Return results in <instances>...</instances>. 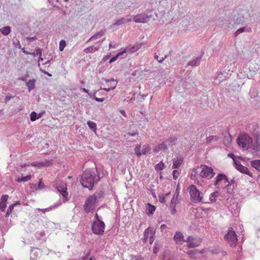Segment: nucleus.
Returning a JSON list of instances; mask_svg holds the SVG:
<instances>
[{"label":"nucleus","mask_w":260,"mask_h":260,"mask_svg":"<svg viewBox=\"0 0 260 260\" xmlns=\"http://www.w3.org/2000/svg\"><path fill=\"white\" fill-rule=\"evenodd\" d=\"M100 178L96 175L93 170H86L83 172L81 176V183L85 188L91 190L95 183L98 182Z\"/></svg>","instance_id":"nucleus-1"},{"label":"nucleus","mask_w":260,"mask_h":260,"mask_svg":"<svg viewBox=\"0 0 260 260\" xmlns=\"http://www.w3.org/2000/svg\"><path fill=\"white\" fill-rule=\"evenodd\" d=\"M102 197V193L100 192H95L93 194L90 196L85 201L83 205L84 210L85 212L88 213L92 212L98 205V203Z\"/></svg>","instance_id":"nucleus-2"},{"label":"nucleus","mask_w":260,"mask_h":260,"mask_svg":"<svg viewBox=\"0 0 260 260\" xmlns=\"http://www.w3.org/2000/svg\"><path fill=\"white\" fill-rule=\"evenodd\" d=\"M233 20H229L230 24H242L245 20L247 19L250 17V14L247 9H239L236 12L233 13Z\"/></svg>","instance_id":"nucleus-3"},{"label":"nucleus","mask_w":260,"mask_h":260,"mask_svg":"<svg viewBox=\"0 0 260 260\" xmlns=\"http://www.w3.org/2000/svg\"><path fill=\"white\" fill-rule=\"evenodd\" d=\"M238 145L246 149L252 148V140L249 136L245 133H241L237 139Z\"/></svg>","instance_id":"nucleus-4"},{"label":"nucleus","mask_w":260,"mask_h":260,"mask_svg":"<svg viewBox=\"0 0 260 260\" xmlns=\"http://www.w3.org/2000/svg\"><path fill=\"white\" fill-rule=\"evenodd\" d=\"M198 169H199L201 170L199 175L202 178L210 179L215 174L211 167L204 165H201L199 168L196 169V170L194 169L193 170L192 172H194L195 174L198 173Z\"/></svg>","instance_id":"nucleus-5"},{"label":"nucleus","mask_w":260,"mask_h":260,"mask_svg":"<svg viewBox=\"0 0 260 260\" xmlns=\"http://www.w3.org/2000/svg\"><path fill=\"white\" fill-rule=\"evenodd\" d=\"M188 189L190 195L191 201L193 203H198L201 202H204L202 200L203 198L201 195V192L195 185H190Z\"/></svg>","instance_id":"nucleus-6"},{"label":"nucleus","mask_w":260,"mask_h":260,"mask_svg":"<svg viewBox=\"0 0 260 260\" xmlns=\"http://www.w3.org/2000/svg\"><path fill=\"white\" fill-rule=\"evenodd\" d=\"M105 223L103 221L98 220L94 221L91 226L92 233L94 234L101 235L103 234L105 229Z\"/></svg>","instance_id":"nucleus-7"},{"label":"nucleus","mask_w":260,"mask_h":260,"mask_svg":"<svg viewBox=\"0 0 260 260\" xmlns=\"http://www.w3.org/2000/svg\"><path fill=\"white\" fill-rule=\"evenodd\" d=\"M225 239L232 246H235L237 242V235L232 229H229L225 235Z\"/></svg>","instance_id":"nucleus-8"},{"label":"nucleus","mask_w":260,"mask_h":260,"mask_svg":"<svg viewBox=\"0 0 260 260\" xmlns=\"http://www.w3.org/2000/svg\"><path fill=\"white\" fill-rule=\"evenodd\" d=\"M185 242L187 243V246L189 248H194L200 245L201 240L197 237L189 236L186 239Z\"/></svg>","instance_id":"nucleus-9"},{"label":"nucleus","mask_w":260,"mask_h":260,"mask_svg":"<svg viewBox=\"0 0 260 260\" xmlns=\"http://www.w3.org/2000/svg\"><path fill=\"white\" fill-rule=\"evenodd\" d=\"M56 188L63 197L64 199L63 202H65L68 200V193L67 191V187L66 184L63 182H61L60 184H56Z\"/></svg>","instance_id":"nucleus-10"},{"label":"nucleus","mask_w":260,"mask_h":260,"mask_svg":"<svg viewBox=\"0 0 260 260\" xmlns=\"http://www.w3.org/2000/svg\"><path fill=\"white\" fill-rule=\"evenodd\" d=\"M150 18V16L146 14H140L134 16V21L136 23H146Z\"/></svg>","instance_id":"nucleus-11"},{"label":"nucleus","mask_w":260,"mask_h":260,"mask_svg":"<svg viewBox=\"0 0 260 260\" xmlns=\"http://www.w3.org/2000/svg\"><path fill=\"white\" fill-rule=\"evenodd\" d=\"M235 167L237 170L240 171L241 173L247 174L250 177H252V173L250 172L248 169L242 165L239 162H235Z\"/></svg>","instance_id":"nucleus-12"},{"label":"nucleus","mask_w":260,"mask_h":260,"mask_svg":"<svg viewBox=\"0 0 260 260\" xmlns=\"http://www.w3.org/2000/svg\"><path fill=\"white\" fill-rule=\"evenodd\" d=\"M173 239L176 244L180 245L185 242L186 240L184 239V237L182 233L179 231H177L175 233Z\"/></svg>","instance_id":"nucleus-13"},{"label":"nucleus","mask_w":260,"mask_h":260,"mask_svg":"<svg viewBox=\"0 0 260 260\" xmlns=\"http://www.w3.org/2000/svg\"><path fill=\"white\" fill-rule=\"evenodd\" d=\"M52 164V160L46 159L44 161L41 162H33L30 165L32 167H36L38 168H41L43 167H48Z\"/></svg>","instance_id":"nucleus-14"},{"label":"nucleus","mask_w":260,"mask_h":260,"mask_svg":"<svg viewBox=\"0 0 260 260\" xmlns=\"http://www.w3.org/2000/svg\"><path fill=\"white\" fill-rule=\"evenodd\" d=\"M202 54L200 56L194 57L192 60H190L187 64V66L196 67L200 65Z\"/></svg>","instance_id":"nucleus-15"},{"label":"nucleus","mask_w":260,"mask_h":260,"mask_svg":"<svg viewBox=\"0 0 260 260\" xmlns=\"http://www.w3.org/2000/svg\"><path fill=\"white\" fill-rule=\"evenodd\" d=\"M8 199V195H3L0 200V209L3 212L4 211L7 206V202Z\"/></svg>","instance_id":"nucleus-16"},{"label":"nucleus","mask_w":260,"mask_h":260,"mask_svg":"<svg viewBox=\"0 0 260 260\" xmlns=\"http://www.w3.org/2000/svg\"><path fill=\"white\" fill-rule=\"evenodd\" d=\"M173 169L178 168L183 162V158L181 156H177L173 159Z\"/></svg>","instance_id":"nucleus-17"},{"label":"nucleus","mask_w":260,"mask_h":260,"mask_svg":"<svg viewBox=\"0 0 260 260\" xmlns=\"http://www.w3.org/2000/svg\"><path fill=\"white\" fill-rule=\"evenodd\" d=\"M154 230V229L153 228L149 227V228H147L145 230V231L144 232V237L142 239V240L144 243H146V242L148 240L149 235H150V236L151 235V233L152 232V231H153Z\"/></svg>","instance_id":"nucleus-18"},{"label":"nucleus","mask_w":260,"mask_h":260,"mask_svg":"<svg viewBox=\"0 0 260 260\" xmlns=\"http://www.w3.org/2000/svg\"><path fill=\"white\" fill-rule=\"evenodd\" d=\"M40 250L37 248H32L31 249L30 252V260H37V258L40 255Z\"/></svg>","instance_id":"nucleus-19"},{"label":"nucleus","mask_w":260,"mask_h":260,"mask_svg":"<svg viewBox=\"0 0 260 260\" xmlns=\"http://www.w3.org/2000/svg\"><path fill=\"white\" fill-rule=\"evenodd\" d=\"M166 142H162L161 143L156 146L153 150L154 152H158L161 150H165L167 149V145Z\"/></svg>","instance_id":"nucleus-20"},{"label":"nucleus","mask_w":260,"mask_h":260,"mask_svg":"<svg viewBox=\"0 0 260 260\" xmlns=\"http://www.w3.org/2000/svg\"><path fill=\"white\" fill-rule=\"evenodd\" d=\"M105 31H106L105 29H103V30L100 31L99 32H97L96 34H95V35H94L92 37H91L89 39V40H88L87 42H89V41H92V40H95L96 39H98L101 38L105 34Z\"/></svg>","instance_id":"nucleus-21"},{"label":"nucleus","mask_w":260,"mask_h":260,"mask_svg":"<svg viewBox=\"0 0 260 260\" xmlns=\"http://www.w3.org/2000/svg\"><path fill=\"white\" fill-rule=\"evenodd\" d=\"M156 209V208L154 206L148 203L147 204V206L146 207V212L148 215H152L155 210Z\"/></svg>","instance_id":"nucleus-22"},{"label":"nucleus","mask_w":260,"mask_h":260,"mask_svg":"<svg viewBox=\"0 0 260 260\" xmlns=\"http://www.w3.org/2000/svg\"><path fill=\"white\" fill-rule=\"evenodd\" d=\"M100 49V45L97 46H89L84 49V52L86 53H90L94 52Z\"/></svg>","instance_id":"nucleus-23"},{"label":"nucleus","mask_w":260,"mask_h":260,"mask_svg":"<svg viewBox=\"0 0 260 260\" xmlns=\"http://www.w3.org/2000/svg\"><path fill=\"white\" fill-rule=\"evenodd\" d=\"M36 80H29L26 82V86L29 91H31L35 87Z\"/></svg>","instance_id":"nucleus-24"},{"label":"nucleus","mask_w":260,"mask_h":260,"mask_svg":"<svg viewBox=\"0 0 260 260\" xmlns=\"http://www.w3.org/2000/svg\"><path fill=\"white\" fill-rule=\"evenodd\" d=\"M250 164L252 167L260 172V159L252 160L250 161Z\"/></svg>","instance_id":"nucleus-25"},{"label":"nucleus","mask_w":260,"mask_h":260,"mask_svg":"<svg viewBox=\"0 0 260 260\" xmlns=\"http://www.w3.org/2000/svg\"><path fill=\"white\" fill-rule=\"evenodd\" d=\"M254 150V153H256L260 149V140L258 138L256 139L254 144H252V148Z\"/></svg>","instance_id":"nucleus-26"},{"label":"nucleus","mask_w":260,"mask_h":260,"mask_svg":"<svg viewBox=\"0 0 260 260\" xmlns=\"http://www.w3.org/2000/svg\"><path fill=\"white\" fill-rule=\"evenodd\" d=\"M143 45V43H137L132 47L129 48V51L131 53H134L136 52L139 49H140Z\"/></svg>","instance_id":"nucleus-27"},{"label":"nucleus","mask_w":260,"mask_h":260,"mask_svg":"<svg viewBox=\"0 0 260 260\" xmlns=\"http://www.w3.org/2000/svg\"><path fill=\"white\" fill-rule=\"evenodd\" d=\"M0 32L4 36H7L11 32V27L9 26H5L0 28Z\"/></svg>","instance_id":"nucleus-28"},{"label":"nucleus","mask_w":260,"mask_h":260,"mask_svg":"<svg viewBox=\"0 0 260 260\" xmlns=\"http://www.w3.org/2000/svg\"><path fill=\"white\" fill-rule=\"evenodd\" d=\"M31 178V175H28L26 176L25 177H22L21 178L18 177L17 179L16 180V181L18 182H27L30 180Z\"/></svg>","instance_id":"nucleus-29"},{"label":"nucleus","mask_w":260,"mask_h":260,"mask_svg":"<svg viewBox=\"0 0 260 260\" xmlns=\"http://www.w3.org/2000/svg\"><path fill=\"white\" fill-rule=\"evenodd\" d=\"M225 178V175L223 174H219L215 178V181L214 183V186H216L219 182L223 180Z\"/></svg>","instance_id":"nucleus-30"},{"label":"nucleus","mask_w":260,"mask_h":260,"mask_svg":"<svg viewBox=\"0 0 260 260\" xmlns=\"http://www.w3.org/2000/svg\"><path fill=\"white\" fill-rule=\"evenodd\" d=\"M151 153V148L148 145H145L142 147V154L143 155L150 154Z\"/></svg>","instance_id":"nucleus-31"},{"label":"nucleus","mask_w":260,"mask_h":260,"mask_svg":"<svg viewBox=\"0 0 260 260\" xmlns=\"http://www.w3.org/2000/svg\"><path fill=\"white\" fill-rule=\"evenodd\" d=\"M219 193L217 191L211 193L209 200L210 202H213L216 201V198L218 197Z\"/></svg>","instance_id":"nucleus-32"},{"label":"nucleus","mask_w":260,"mask_h":260,"mask_svg":"<svg viewBox=\"0 0 260 260\" xmlns=\"http://www.w3.org/2000/svg\"><path fill=\"white\" fill-rule=\"evenodd\" d=\"M87 125L92 131L94 132L96 131V124H95V122L91 121H88L87 122Z\"/></svg>","instance_id":"nucleus-33"},{"label":"nucleus","mask_w":260,"mask_h":260,"mask_svg":"<svg viewBox=\"0 0 260 260\" xmlns=\"http://www.w3.org/2000/svg\"><path fill=\"white\" fill-rule=\"evenodd\" d=\"M140 150H141V145H137L134 149L135 153L138 157H140L142 154V152L140 151Z\"/></svg>","instance_id":"nucleus-34"},{"label":"nucleus","mask_w":260,"mask_h":260,"mask_svg":"<svg viewBox=\"0 0 260 260\" xmlns=\"http://www.w3.org/2000/svg\"><path fill=\"white\" fill-rule=\"evenodd\" d=\"M19 204L18 202L16 203H15V204H11L9 206V208L8 209H7V212H6V216H8L10 213H11L12 210L14 208V207L17 204Z\"/></svg>","instance_id":"nucleus-35"},{"label":"nucleus","mask_w":260,"mask_h":260,"mask_svg":"<svg viewBox=\"0 0 260 260\" xmlns=\"http://www.w3.org/2000/svg\"><path fill=\"white\" fill-rule=\"evenodd\" d=\"M168 55H166L164 57L159 58V56L155 54L154 57L159 63H162L163 61L168 57Z\"/></svg>","instance_id":"nucleus-36"},{"label":"nucleus","mask_w":260,"mask_h":260,"mask_svg":"<svg viewBox=\"0 0 260 260\" xmlns=\"http://www.w3.org/2000/svg\"><path fill=\"white\" fill-rule=\"evenodd\" d=\"M126 20L124 18H122L116 21L113 24V25L119 26L122 24H124Z\"/></svg>","instance_id":"nucleus-37"},{"label":"nucleus","mask_w":260,"mask_h":260,"mask_svg":"<svg viewBox=\"0 0 260 260\" xmlns=\"http://www.w3.org/2000/svg\"><path fill=\"white\" fill-rule=\"evenodd\" d=\"M66 46V41L64 40H61L59 42V49L60 51H63L64 47Z\"/></svg>","instance_id":"nucleus-38"},{"label":"nucleus","mask_w":260,"mask_h":260,"mask_svg":"<svg viewBox=\"0 0 260 260\" xmlns=\"http://www.w3.org/2000/svg\"><path fill=\"white\" fill-rule=\"evenodd\" d=\"M179 203V200L178 198L173 197L171 201L170 206L173 207V206L178 204Z\"/></svg>","instance_id":"nucleus-39"},{"label":"nucleus","mask_w":260,"mask_h":260,"mask_svg":"<svg viewBox=\"0 0 260 260\" xmlns=\"http://www.w3.org/2000/svg\"><path fill=\"white\" fill-rule=\"evenodd\" d=\"M155 170H162L165 168V165L162 162H160L159 163L157 164L155 167Z\"/></svg>","instance_id":"nucleus-40"},{"label":"nucleus","mask_w":260,"mask_h":260,"mask_svg":"<svg viewBox=\"0 0 260 260\" xmlns=\"http://www.w3.org/2000/svg\"><path fill=\"white\" fill-rule=\"evenodd\" d=\"M246 31V27H241L240 28L238 29L236 31L234 34V36L237 37L238 35H239L241 33H242L244 31Z\"/></svg>","instance_id":"nucleus-41"},{"label":"nucleus","mask_w":260,"mask_h":260,"mask_svg":"<svg viewBox=\"0 0 260 260\" xmlns=\"http://www.w3.org/2000/svg\"><path fill=\"white\" fill-rule=\"evenodd\" d=\"M225 182L226 183H228V184L226 185V187H227V190H229V188H230V190H233V188H231V184L229 181V180L228 179V178H227V177L226 176V175H225V178H224V179H223ZM228 192H230V191L228 190Z\"/></svg>","instance_id":"nucleus-42"},{"label":"nucleus","mask_w":260,"mask_h":260,"mask_svg":"<svg viewBox=\"0 0 260 260\" xmlns=\"http://www.w3.org/2000/svg\"><path fill=\"white\" fill-rule=\"evenodd\" d=\"M30 120L31 121H34L38 119V117H37V114L35 112H32L30 114Z\"/></svg>","instance_id":"nucleus-43"},{"label":"nucleus","mask_w":260,"mask_h":260,"mask_svg":"<svg viewBox=\"0 0 260 260\" xmlns=\"http://www.w3.org/2000/svg\"><path fill=\"white\" fill-rule=\"evenodd\" d=\"M218 137L216 136H211L207 138V142L210 143L212 141H217Z\"/></svg>","instance_id":"nucleus-44"},{"label":"nucleus","mask_w":260,"mask_h":260,"mask_svg":"<svg viewBox=\"0 0 260 260\" xmlns=\"http://www.w3.org/2000/svg\"><path fill=\"white\" fill-rule=\"evenodd\" d=\"M13 44L16 47L18 48L19 49H21V46L20 45V41L18 39H16L13 41Z\"/></svg>","instance_id":"nucleus-45"},{"label":"nucleus","mask_w":260,"mask_h":260,"mask_svg":"<svg viewBox=\"0 0 260 260\" xmlns=\"http://www.w3.org/2000/svg\"><path fill=\"white\" fill-rule=\"evenodd\" d=\"M155 234V230H154L153 231H152V232L151 233V234L149 237V242L151 244L153 242V241L154 240Z\"/></svg>","instance_id":"nucleus-46"},{"label":"nucleus","mask_w":260,"mask_h":260,"mask_svg":"<svg viewBox=\"0 0 260 260\" xmlns=\"http://www.w3.org/2000/svg\"><path fill=\"white\" fill-rule=\"evenodd\" d=\"M177 140L176 138L175 137L170 138L167 142H168L171 145H173L175 143L176 141Z\"/></svg>","instance_id":"nucleus-47"},{"label":"nucleus","mask_w":260,"mask_h":260,"mask_svg":"<svg viewBox=\"0 0 260 260\" xmlns=\"http://www.w3.org/2000/svg\"><path fill=\"white\" fill-rule=\"evenodd\" d=\"M45 187V184L42 182V179H40L39 184H38V188L39 189H42Z\"/></svg>","instance_id":"nucleus-48"},{"label":"nucleus","mask_w":260,"mask_h":260,"mask_svg":"<svg viewBox=\"0 0 260 260\" xmlns=\"http://www.w3.org/2000/svg\"><path fill=\"white\" fill-rule=\"evenodd\" d=\"M179 175V172L178 171L175 170L173 171V176L174 179L176 180Z\"/></svg>","instance_id":"nucleus-49"},{"label":"nucleus","mask_w":260,"mask_h":260,"mask_svg":"<svg viewBox=\"0 0 260 260\" xmlns=\"http://www.w3.org/2000/svg\"><path fill=\"white\" fill-rule=\"evenodd\" d=\"M88 94L90 96H93V99H94L97 102H102L104 101V98H99L95 96L94 95H91L89 93H88Z\"/></svg>","instance_id":"nucleus-50"},{"label":"nucleus","mask_w":260,"mask_h":260,"mask_svg":"<svg viewBox=\"0 0 260 260\" xmlns=\"http://www.w3.org/2000/svg\"><path fill=\"white\" fill-rule=\"evenodd\" d=\"M131 260H143V258L140 255H135L131 257Z\"/></svg>","instance_id":"nucleus-51"},{"label":"nucleus","mask_w":260,"mask_h":260,"mask_svg":"<svg viewBox=\"0 0 260 260\" xmlns=\"http://www.w3.org/2000/svg\"><path fill=\"white\" fill-rule=\"evenodd\" d=\"M60 204V203H59L57 205L55 204V205H53L52 206H51L50 207L45 209L44 210L49 211L51 210L52 209L55 208L56 207H58V206H59Z\"/></svg>","instance_id":"nucleus-52"},{"label":"nucleus","mask_w":260,"mask_h":260,"mask_svg":"<svg viewBox=\"0 0 260 260\" xmlns=\"http://www.w3.org/2000/svg\"><path fill=\"white\" fill-rule=\"evenodd\" d=\"M35 53V55H33L34 56H36V55H39L40 56H41L42 55V49L40 48H38L36 52H34Z\"/></svg>","instance_id":"nucleus-53"},{"label":"nucleus","mask_w":260,"mask_h":260,"mask_svg":"<svg viewBox=\"0 0 260 260\" xmlns=\"http://www.w3.org/2000/svg\"><path fill=\"white\" fill-rule=\"evenodd\" d=\"M116 87V84L114 85L112 87H111L110 88H103V90H104L106 91H109L111 90H114Z\"/></svg>","instance_id":"nucleus-54"},{"label":"nucleus","mask_w":260,"mask_h":260,"mask_svg":"<svg viewBox=\"0 0 260 260\" xmlns=\"http://www.w3.org/2000/svg\"><path fill=\"white\" fill-rule=\"evenodd\" d=\"M170 208H171V214L174 215L176 213V210L175 209V205L173 206V207L170 206Z\"/></svg>","instance_id":"nucleus-55"},{"label":"nucleus","mask_w":260,"mask_h":260,"mask_svg":"<svg viewBox=\"0 0 260 260\" xmlns=\"http://www.w3.org/2000/svg\"><path fill=\"white\" fill-rule=\"evenodd\" d=\"M159 200L161 203H165L166 202V198L164 196H159Z\"/></svg>","instance_id":"nucleus-56"},{"label":"nucleus","mask_w":260,"mask_h":260,"mask_svg":"<svg viewBox=\"0 0 260 260\" xmlns=\"http://www.w3.org/2000/svg\"><path fill=\"white\" fill-rule=\"evenodd\" d=\"M118 57H119V56H117V55H115V56H113V57H112V58L110 59V61H109V62H110V63H112V62H114V61H116V60L117 59V58H118Z\"/></svg>","instance_id":"nucleus-57"},{"label":"nucleus","mask_w":260,"mask_h":260,"mask_svg":"<svg viewBox=\"0 0 260 260\" xmlns=\"http://www.w3.org/2000/svg\"><path fill=\"white\" fill-rule=\"evenodd\" d=\"M26 39L27 41H32L36 40L37 38L36 37H27Z\"/></svg>","instance_id":"nucleus-58"},{"label":"nucleus","mask_w":260,"mask_h":260,"mask_svg":"<svg viewBox=\"0 0 260 260\" xmlns=\"http://www.w3.org/2000/svg\"><path fill=\"white\" fill-rule=\"evenodd\" d=\"M0 260H13L11 257H7L6 256H2Z\"/></svg>","instance_id":"nucleus-59"},{"label":"nucleus","mask_w":260,"mask_h":260,"mask_svg":"<svg viewBox=\"0 0 260 260\" xmlns=\"http://www.w3.org/2000/svg\"><path fill=\"white\" fill-rule=\"evenodd\" d=\"M21 49L22 50L23 52H24L26 54L35 55L34 53L29 52H28V51L25 50L24 48H21Z\"/></svg>","instance_id":"nucleus-60"},{"label":"nucleus","mask_w":260,"mask_h":260,"mask_svg":"<svg viewBox=\"0 0 260 260\" xmlns=\"http://www.w3.org/2000/svg\"><path fill=\"white\" fill-rule=\"evenodd\" d=\"M178 197H179V192L178 191L176 190L173 197L178 199Z\"/></svg>","instance_id":"nucleus-61"},{"label":"nucleus","mask_w":260,"mask_h":260,"mask_svg":"<svg viewBox=\"0 0 260 260\" xmlns=\"http://www.w3.org/2000/svg\"><path fill=\"white\" fill-rule=\"evenodd\" d=\"M125 52H126V50H123V51H121V52H120L118 53L117 54V56H121V55H123V54L124 53H125Z\"/></svg>","instance_id":"nucleus-62"},{"label":"nucleus","mask_w":260,"mask_h":260,"mask_svg":"<svg viewBox=\"0 0 260 260\" xmlns=\"http://www.w3.org/2000/svg\"><path fill=\"white\" fill-rule=\"evenodd\" d=\"M30 165V164H24L21 165V167L22 168H23L25 167L29 166Z\"/></svg>","instance_id":"nucleus-63"},{"label":"nucleus","mask_w":260,"mask_h":260,"mask_svg":"<svg viewBox=\"0 0 260 260\" xmlns=\"http://www.w3.org/2000/svg\"><path fill=\"white\" fill-rule=\"evenodd\" d=\"M45 112H42V113H40L39 114H38L37 115V117H38V119L41 118L43 115V114Z\"/></svg>","instance_id":"nucleus-64"}]
</instances>
